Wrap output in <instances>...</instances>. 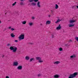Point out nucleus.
<instances>
[{
    "label": "nucleus",
    "instance_id": "5",
    "mask_svg": "<svg viewBox=\"0 0 78 78\" xmlns=\"http://www.w3.org/2000/svg\"><path fill=\"white\" fill-rule=\"evenodd\" d=\"M19 65V63L17 62H15L13 64V66H17Z\"/></svg>",
    "mask_w": 78,
    "mask_h": 78
},
{
    "label": "nucleus",
    "instance_id": "6",
    "mask_svg": "<svg viewBox=\"0 0 78 78\" xmlns=\"http://www.w3.org/2000/svg\"><path fill=\"white\" fill-rule=\"evenodd\" d=\"M37 7L38 8H41V2H40L39 1L38 2L37 4Z\"/></svg>",
    "mask_w": 78,
    "mask_h": 78
},
{
    "label": "nucleus",
    "instance_id": "22",
    "mask_svg": "<svg viewBox=\"0 0 78 78\" xmlns=\"http://www.w3.org/2000/svg\"><path fill=\"white\" fill-rule=\"evenodd\" d=\"M27 23V22L26 21H23L22 22V24H23V25H25V24H26V23Z\"/></svg>",
    "mask_w": 78,
    "mask_h": 78
},
{
    "label": "nucleus",
    "instance_id": "25",
    "mask_svg": "<svg viewBox=\"0 0 78 78\" xmlns=\"http://www.w3.org/2000/svg\"><path fill=\"white\" fill-rule=\"evenodd\" d=\"M51 37H52V38H54V37H55V36H54V34H51Z\"/></svg>",
    "mask_w": 78,
    "mask_h": 78
},
{
    "label": "nucleus",
    "instance_id": "43",
    "mask_svg": "<svg viewBox=\"0 0 78 78\" xmlns=\"http://www.w3.org/2000/svg\"><path fill=\"white\" fill-rule=\"evenodd\" d=\"M30 44H33V43H30Z\"/></svg>",
    "mask_w": 78,
    "mask_h": 78
},
{
    "label": "nucleus",
    "instance_id": "36",
    "mask_svg": "<svg viewBox=\"0 0 78 78\" xmlns=\"http://www.w3.org/2000/svg\"><path fill=\"white\" fill-rule=\"evenodd\" d=\"M10 45H11V44H8L7 45V46H9Z\"/></svg>",
    "mask_w": 78,
    "mask_h": 78
},
{
    "label": "nucleus",
    "instance_id": "34",
    "mask_svg": "<svg viewBox=\"0 0 78 78\" xmlns=\"http://www.w3.org/2000/svg\"><path fill=\"white\" fill-rule=\"evenodd\" d=\"M15 42H18V40H16L15 41Z\"/></svg>",
    "mask_w": 78,
    "mask_h": 78
},
{
    "label": "nucleus",
    "instance_id": "42",
    "mask_svg": "<svg viewBox=\"0 0 78 78\" xmlns=\"http://www.w3.org/2000/svg\"><path fill=\"white\" fill-rule=\"evenodd\" d=\"M2 23V21L0 20V23Z\"/></svg>",
    "mask_w": 78,
    "mask_h": 78
},
{
    "label": "nucleus",
    "instance_id": "35",
    "mask_svg": "<svg viewBox=\"0 0 78 78\" xmlns=\"http://www.w3.org/2000/svg\"><path fill=\"white\" fill-rule=\"evenodd\" d=\"M11 28H12V27L10 26V27H9L8 29H11Z\"/></svg>",
    "mask_w": 78,
    "mask_h": 78
},
{
    "label": "nucleus",
    "instance_id": "28",
    "mask_svg": "<svg viewBox=\"0 0 78 78\" xmlns=\"http://www.w3.org/2000/svg\"><path fill=\"white\" fill-rule=\"evenodd\" d=\"M29 2H33L34 1V0H29Z\"/></svg>",
    "mask_w": 78,
    "mask_h": 78
},
{
    "label": "nucleus",
    "instance_id": "30",
    "mask_svg": "<svg viewBox=\"0 0 78 78\" xmlns=\"http://www.w3.org/2000/svg\"><path fill=\"white\" fill-rule=\"evenodd\" d=\"M75 39L77 41H78V37H76Z\"/></svg>",
    "mask_w": 78,
    "mask_h": 78
},
{
    "label": "nucleus",
    "instance_id": "7",
    "mask_svg": "<svg viewBox=\"0 0 78 78\" xmlns=\"http://www.w3.org/2000/svg\"><path fill=\"white\" fill-rule=\"evenodd\" d=\"M62 20V19H58L57 21L55 22V23H58Z\"/></svg>",
    "mask_w": 78,
    "mask_h": 78
},
{
    "label": "nucleus",
    "instance_id": "11",
    "mask_svg": "<svg viewBox=\"0 0 78 78\" xmlns=\"http://www.w3.org/2000/svg\"><path fill=\"white\" fill-rule=\"evenodd\" d=\"M59 77V74H55L54 76V78H58Z\"/></svg>",
    "mask_w": 78,
    "mask_h": 78
},
{
    "label": "nucleus",
    "instance_id": "23",
    "mask_svg": "<svg viewBox=\"0 0 78 78\" xmlns=\"http://www.w3.org/2000/svg\"><path fill=\"white\" fill-rule=\"evenodd\" d=\"M68 42H69V43H71V42H72V40H69V41H68Z\"/></svg>",
    "mask_w": 78,
    "mask_h": 78
},
{
    "label": "nucleus",
    "instance_id": "21",
    "mask_svg": "<svg viewBox=\"0 0 78 78\" xmlns=\"http://www.w3.org/2000/svg\"><path fill=\"white\" fill-rule=\"evenodd\" d=\"M58 7L59 6H58V4H55V9H58Z\"/></svg>",
    "mask_w": 78,
    "mask_h": 78
},
{
    "label": "nucleus",
    "instance_id": "14",
    "mask_svg": "<svg viewBox=\"0 0 78 78\" xmlns=\"http://www.w3.org/2000/svg\"><path fill=\"white\" fill-rule=\"evenodd\" d=\"M25 59L26 60H29L30 59V57L27 55L25 57Z\"/></svg>",
    "mask_w": 78,
    "mask_h": 78
},
{
    "label": "nucleus",
    "instance_id": "10",
    "mask_svg": "<svg viewBox=\"0 0 78 78\" xmlns=\"http://www.w3.org/2000/svg\"><path fill=\"white\" fill-rule=\"evenodd\" d=\"M76 58V55L75 54H73V55H72L70 56V58L71 59H72V58Z\"/></svg>",
    "mask_w": 78,
    "mask_h": 78
},
{
    "label": "nucleus",
    "instance_id": "4",
    "mask_svg": "<svg viewBox=\"0 0 78 78\" xmlns=\"http://www.w3.org/2000/svg\"><path fill=\"white\" fill-rule=\"evenodd\" d=\"M35 58L37 61H38V62L39 63H42V62H44V61L42 60V58L40 57H35Z\"/></svg>",
    "mask_w": 78,
    "mask_h": 78
},
{
    "label": "nucleus",
    "instance_id": "13",
    "mask_svg": "<svg viewBox=\"0 0 78 78\" xmlns=\"http://www.w3.org/2000/svg\"><path fill=\"white\" fill-rule=\"evenodd\" d=\"M76 21V20H71L69 21V23H74V22H75Z\"/></svg>",
    "mask_w": 78,
    "mask_h": 78
},
{
    "label": "nucleus",
    "instance_id": "16",
    "mask_svg": "<svg viewBox=\"0 0 78 78\" xmlns=\"http://www.w3.org/2000/svg\"><path fill=\"white\" fill-rule=\"evenodd\" d=\"M28 25L30 26V27H31L33 25V23L32 22H30L28 23Z\"/></svg>",
    "mask_w": 78,
    "mask_h": 78
},
{
    "label": "nucleus",
    "instance_id": "17",
    "mask_svg": "<svg viewBox=\"0 0 78 78\" xmlns=\"http://www.w3.org/2000/svg\"><path fill=\"white\" fill-rule=\"evenodd\" d=\"M75 24H70L69 25V27H74Z\"/></svg>",
    "mask_w": 78,
    "mask_h": 78
},
{
    "label": "nucleus",
    "instance_id": "15",
    "mask_svg": "<svg viewBox=\"0 0 78 78\" xmlns=\"http://www.w3.org/2000/svg\"><path fill=\"white\" fill-rule=\"evenodd\" d=\"M54 63V64H60V62L59 61H55Z\"/></svg>",
    "mask_w": 78,
    "mask_h": 78
},
{
    "label": "nucleus",
    "instance_id": "33",
    "mask_svg": "<svg viewBox=\"0 0 78 78\" xmlns=\"http://www.w3.org/2000/svg\"><path fill=\"white\" fill-rule=\"evenodd\" d=\"M35 17H32V19H34Z\"/></svg>",
    "mask_w": 78,
    "mask_h": 78
},
{
    "label": "nucleus",
    "instance_id": "26",
    "mask_svg": "<svg viewBox=\"0 0 78 78\" xmlns=\"http://www.w3.org/2000/svg\"><path fill=\"white\" fill-rule=\"evenodd\" d=\"M16 3H17V2H15L13 4H12V6H15V5H16Z\"/></svg>",
    "mask_w": 78,
    "mask_h": 78
},
{
    "label": "nucleus",
    "instance_id": "3",
    "mask_svg": "<svg viewBox=\"0 0 78 78\" xmlns=\"http://www.w3.org/2000/svg\"><path fill=\"white\" fill-rule=\"evenodd\" d=\"M25 39V34H23L20 35L18 37V40L20 41L23 40Z\"/></svg>",
    "mask_w": 78,
    "mask_h": 78
},
{
    "label": "nucleus",
    "instance_id": "1",
    "mask_svg": "<svg viewBox=\"0 0 78 78\" xmlns=\"http://www.w3.org/2000/svg\"><path fill=\"white\" fill-rule=\"evenodd\" d=\"M78 75V72L74 73L73 74H70L69 76L68 77V78H75L76 76H77Z\"/></svg>",
    "mask_w": 78,
    "mask_h": 78
},
{
    "label": "nucleus",
    "instance_id": "31",
    "mask_svg": "<svg viewBox=\"0 0 78 78\" xmlns=\"http://www.w3.org/2000/svg\"><path fill=\"white\" fill-rule=\"evenodd\" d=\"M37 76H41V74H38Z\"/></svg>",
    "mask_w": 78,
    "mask_h": 78
},
{
    "label": "nucleus",
    "instance_id": "20",
    "mask_svg": "<svg viewBox=\"0 0 78 78\" xmlns=\"http://www.w3.org/2000/svg\"><path fill=\"white\" fill-rule=\"evenodd\" d=\"M34 58H31L30 59V62H32V61H34Z\"/></svg>",
    "mask_w": 78,
    "mask_h": 78
},
{
    "label": "nucleus",
    "instance_id": "8",
    "mask_svg": "<svg viewBox=\"0 0 78 78\" xmlns=\"http://www.w3.org/2000/svg\"><path fill=\"white\" fill-rule=\"evenodd\" d=\"M61 26L60 24H59L58 26L56 28V29L57 30H61Z\"/></svg>",
    "mask_w": 78,
    "mask_h": 78
},
{
    "label": "nucleus",
    "instance_id": "41",
    "mask_svg": "<svg viewBox=\"0 0 78 78\" xmlns=\"http://www.w3.org/2000/svg\"><path fill=\"white\" fill-rule=\"evenodd\" d=\"M4 56H5V55H2V58H3V57H4Z\"/></svg>",
    "mask_w": 78,
    "mask_h": 78
},
{
    "label": "nucleus",
    "instance_id": "18",
    "mask_svg": "<svg viewBox=\"0 0 78 78\" xmlns=\"http://www.w3.org/2000/svg\"><path fill=\"white\" fill-rule=\"evenodd\" d=\"M11 36L12 37H15V35H14L13 33H12L11 34Z\"/></svg>",
    "mask_w": 78,
    "mask_h": 78
},
{
    "label": "nucleus",
    "instance_id": "38",
    "mask_svg": "<svg viewBox=\"0 0 78 78\" xmlns=\"http://www.w3.org/2000/svg\"><path fill=\"white\" fill-rule=\"evenodd\" d=\"M24 0H20V1L21 2H22Z\"/></svg>",
    "mask_w": 78,
    "mask_h": 78
},
{
    "label": "nucleus",
    "instance_id": "29",
    "mask_svg": "<svg viewBox=\"0 0 78 78\" xmlns=\"http://www.w3.org/2000/svg\"><path fill=\"white\" fill-rule=\"evenodd\" d=\"M39 0H34V1L35 2H38Z\"/></svg>",
    "mask_w": 78,
    "mask_h": 78
},
{
    "label": "nucleus",
    "instance_id": "39",
    "mask_svg": "<svg viewBox=\"0 0 78 78\" xmlns=\"http://www.w3.org/2000/svg\"><path fill=\"white\" fill-rule=\"evenodd\" d=\"M66 46H68V44H66L65 45Z\"/></svg>",
    "mask_w": 78,
    "mask_h": 78
},
{
    "label": "nucleus",
    "instance_id": "37",
    "mask_svg": "<svg viewBox=\"0 0 78 78\" xmlns=\"http://www.w3.org/2000/svg\"><path fill=\"white\" fill-rule=\"evenodd\" d=\"M5 78H9V76H6L5 77Z\"/></svg>",
    "mask_w": 78,
    "mask_h": 78
},
{
    "label": "nucleus",
    "instance_id": "9",
    "mask_svg": "<svg viewBox=\"0 0 78 78\" xmlns=\"http://www.w3.org/2000/svg\"><path fill=\"white\" fill-rule=\"evenodd\" d=\"M18 70H22V66H19L17 68Z\"/></svg>",
    "mask_w": 78,
    "mask_h": 78
},
{
    "label": "nucleus",
    "instance_id": "24",
    "mask_svg": "<svg viewBox=\"0 0 78 78\" xmlns=\"http://www.w3.org/2000/svg\"><path fill=\"white\" fill-rule=\"evenodd\" d=\"M58 50H59V51H62V48H58Z\"/></svg>",
    "mask_w": 78,
    "mask_h": 78
},
{
    "label": "nucleus",
    "instance_id": "12",
    "mask_svg": "<svg viewBox=\"0 0 78 78\" xmlns=\"http://www.w3.org/2000/svg\"><path fill=\"white\" fill-rule=\"evenodd\" d=\"M50 23H51V21L49 20L47 21L46 22V25H50Z\"/></svg>",
    "mask_w": 78,
    "mask_h": 78
},
{
    "label": "nucleus",
    "instance_id": "40",
    "mask_svg": "<svg viewBox=\"0 0 78 78\" xmlns=\"http://www.w3.org/2000/svg\"><path fill=\"white\" fill-rule=\"evenodd\" d=\"M76 7L78 9V5H77Z\"/></svg>",
    "mask_w": 78,
    "mask_h": 78
},
{
    "label": "nucleus",
    "instance_id": "32",
    "mask_svg": "<svg viewBox=\"0 0 78 78\" xmlns=\"http://www.w3.org/2000/svg\"><path fill=\"white\" fill-rule=\"evenodd\" d=\"M11 31H14V28H11Z\"/></svg>",
    "mask_w": 78,
    "mask_h": 78
},
{
    "label": "nucleus",
    "instance_id": "27",
    "mask_svg": "<svg viewBox=\"0 0 78 78\" xmlns=\"http://www.w3.org/2000/svg\"><path fill=\"white\" fill-rule=\"evenodd\" d=\"M20 5H24V3H23V2H20Z\"/></svg>",
    "mask_w": 78,
    "mask_h": 78
},
{
    "label": "nucleus",
    "instance_id": "44",
    "mask_svg": "<svg viewBox=\"0 0 78 78\" xmlns=\"http://www.w3.org/2000/svg\"><path fill=\"white\" fill-rule=\"evenodd\" d=\"M49 17H50V15H49Z\"/></svg>",
    "mask_w": 78,
    "mask_h": 78
},
{
    "label": "nucleus",
    "instance_id": "2",
    "mask_svg": "<svg viewBox=\"0 0 78 78\" xmlns=\"http://www.w3.org/2000/svg\"><path fill=\"white\" fill-rule=\"evenodd\" d=\"M10 50L12 51L13 52H16L17 48L14 46H12L10 47Z\"/></svg>",
    "mask_w": 78,
    "mask_h": 78
},
{
    "label": "nucleus",
    "instance_id": "19",
    "mask_svg": "<svg viewBox=\"0 0 78 78\" xmlns=\"http://www.w3.org/2000/svg\"><path fill=\"white\" fill-rule=\"evenodd\" d=\"M31 5L32 6H36V4L35 3L32 2L31 3Z\"/></svg>",
    "mask_w": 78,
    "mask_h": 78
}]
</instances>
